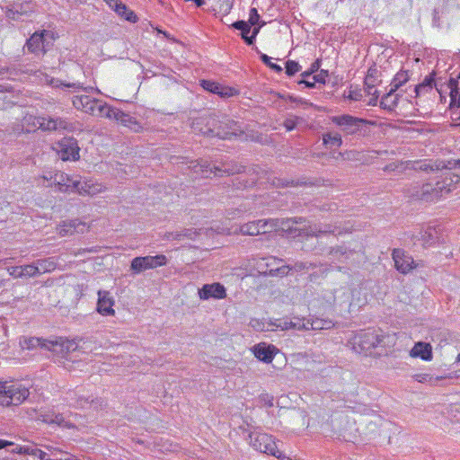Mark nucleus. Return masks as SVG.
<instances>
[{
  "mask_svg": "<svg viewBox=\"0 0 460 460\" xmlns=\"http://www.w3.org/2000/svg\"><path fill=\"white\" fill-rule=\"evenodd\" d=\"M104 190L105 188L101 183L95 182L93 180L85 179L84 181H81V179H79V184L78 187L75 188V192L84 196H94L102 192Z\"/></svg>",
  "mask_w": 460,
  "mask_h": 460,
  "instance_id": "nucleus-21",
  "label": "nucleus"
},
{
  "mask_svg": "<svg viewBox=\"0 0 460 460\" xmlns=\"http://www.w3.org/2000/svg\"><path fill=\"white\" fill-rule=\"evenodd\" d=\"M315 83L314 80L313 79V81H310V80H305V78L298 81V84H305L307 88H314L315 86Z\"/></svg>",
  "mask_w": 460,
  "mask_h": 460,
  "instance_id": "nucleus-60",
  "label": "nucleus"
},
{
  "mask_svg": "<svg viewBox=\"0 0 460 460\" xmlns=\"http://www.w3.org/2000/svg\"><path fill=\"white\" fill-rule=\"evenodd\" d=\"M366 92L368 95L373 94L375 90L374 80L370 75H367L365 79Z\"/></svg>",
  "mask_w": 460,
  "mask_h": 460,
  "instance_id": "nucleus-54",
  "label": "nucleus"
},
{
  "mask_svg": "<svg viewBox=\"0 0 460 460\" xmlns=\"http://www.w3.org/2000/svg\"><path fill=\"white\" fill-rule=\"evenodd\" d=\"M55 40L54 33L43 30L34 32L26 41L28 50L37 56L44 55L53 45Z\"/></svg>",
  "mask_w": 460,
  "mask_h": 460,
  "instance_id": "nucleus-8",
  "label": "nucleus"
},
{
  "mask_svg": "<svg viewBox=\"0 0 460 460\" xmlns=\"http://www.w3.org/2000/svg\"><path fill=\"white\" fill-rule=\"evenodd\" d=\"M167 263V258L164 254L155 256H139L131 261L130 270L133 274H140L141 272L153 270L157 267L164 266Z\"/></svg>",
  "mask_w": 460,
  "mask_h": 460,
  "instance_id": "nucleus-10",
  "label": "nucleus"
},
{
  "mask_svg": "<svg viewBox=\"0 0 460 460\" xmlns=\"http://www.w3.org/2000/svg\"><path fill=\"white\" fill-rule=\"evenodd\" d=\"M331 120L333 124L339 127L341 131L345 135L358 134L364 125L369 123V121L365 119H360L349 114L332 116Z\"/></svg>",
  "mask_w": 460,
  "mask_h": 460,
  "instance_id": "nucleus-9",
  "label": "nucleus"
},
{
  "mask_svg": "<svg viewBox=\"0 0 460 460\" xmlns=\"http://www.w3.org/2000/svg\"><path fill=\"white\" fill-rule=\"evenodd\" d=\"M433 24L436 26H439V16L437 9L433 11Z\"/></svg>",
  "mask_w": 460,
  "mask_h": 460,
  "instance_id": "nucleus-62",
  "label": "nucleus"
},
{
  "mask_svg": "<svg viewBox=\"0 0 460 460\" xmlns=\"http://www.w3.org/2000/svg\"><path fill=\"white\" fill-rule=\"evenodd\" d=\"M301 68L302 66L296 61L288 60L286 63V74L288 76L294 75L296 72L300 71Z\"/></svg>",
  "mask_w": 460,
  "mask_h": 460,
  "instance_id": "nucleus-46",
  "label": "nucleus"
},
{
  "mask_svg": "<svg viewBox=\"0 0 460 460\" xmlns=\"http://www.w3.org/2000/svg\"><path fill=\"white\" fill-rule=\"evenodd\" d=\"M249 443L259 452L276 456L277 458H281L282 456L271 435L259 431L250 432Z\"/></svg>",
  "mask_w": 460,
  "mask_h": 460,
  "instance_id": "nucleus-7",
  "label": "nucleus"
},
{
  "mask_svg": "<svg viewBox=\"0 0 460 460\" xmlns=\"http://www.w3.org/2000/svg\"><path fill=\"white\" fill-rule=\"evenodd\" d=\"M39 420L48 424H56L58 426L62 427H70L62 414L56 413L54 411H45L43 413H40V415L39 416Z\"/></svg>",
  "mask_w": 460,
  "mask_h": 460,
  "instance_id": "nucleus-25",
  "label": "nucleus"
},
{
  "mask_svg": "<svg viewBox=\"0 0 460 460\" xmlns=\"http://www.w3.org/2000/svg\"><path fill=\"white\" fill-rule=\"evenodd\" d=\"M412 378L419 383L436 385L439 380L443 379V376H434L428 373H418L414 374Z\"/></svg>",
  "mask_w": 460,
  "mask_h": 460,
  "instance_id": "nucleus-36",
  "label": "nucleus"
},
{
  "mask_svg": "<svg viewBox=\"0 0 460 460\" xmlns=\"http://www.w3.org/2000/svg\"><path fill=\"white\" fill-rule=\"evenodd\" d=\"M52 184L59 192H75V188L78 187L79 179H75L64 172H57L55 173L54 182Z\"/></svg>",
  "mask_w": 460,
  "mask_h": 460,
  "instance_id": "nucleus-15",
  "label": "nucleus"
},
{
  "mask_svg": "<svg viewBox=\"0 0 460 460\" xmlns=\"http://www.w3.org/2000/svg\"><path fill=\"white\" fill-rule=\"evenodd\" d=\"M329 76L328 70L322 69L320 72L313 76V79L316 83L325 84L326 79Z\"/></svg>",
  "mask_w": 460,
  "mask_h": 460,
  "instance_id": "nucleus-52",
  "label": "nucleus"
},
{
  "mask_svg": "<svg viewBox=\"0 0 460 460\" xmlns=\"http://www.w3.org/2000/svg\"><path fill=\"white\" fill-rule=\"evenodd\" d=\"M39 128L42 130H58V129H66L71 130L72 124L67 122L66 119L62 118H46V117H39L35 119Z\"/></svg>",
  "mask_w": 460,
  "mask_h": 460,
  "instance_id": "nucleus-16",
  "label": "nucleus"
},
{
  "mask_svg": "<svg viewBox=\"0 0 460 460\" xmlns=\"http://www.w3.org/2000/svg\"><path fill=\"white\" fill-rule=\"evenodd\" d=\"M46 341L47 340H42L36 337H23L22 339L20 340V345L23 349H33L38 347L45 349L44 343L46 342Z\"/></svg>",
  "mask_w": 460,
  "mask_h": 460,
  "instance_id": "nucleus-30",
  "label": "nucleus"
},
{
  "mask_svg": "<svg viewBox=\"0 0 460 460\" xmlns=\"http://www.w3.org/2000/svg\"><path fill=\"white\" fill-rule=\"evenodd\" d=\"M72 102L75 109L85 113L94 114L100 101L91 98L88 95H75L73 97Z\"/></svg>",
  "mask_w": 460,
  "mask_h": 460,
  "instance_id": "nucleus-17",
  "label": "nucleus"
},
{
  "mask_svg": "<svg viewBox=\"0 0 460 460\" xmlns=\"http://www.w3.org/2000/svg\"><path fill=\"white\" fill-rule=\"evenodd\" d=\"M288 99L293 102H296V103H298V104H302V105H305V106H312V103L308 102L307 101L305 100H303L301 98H296V97H294V96H289Z\"/></svg>",
  "mask_w": 460,
  "mask_h": 460,
  "instance_id": "nucleus-57",
  "label": "nucleus"
},
{
  "mask_svg": "<svg viewBox=\"0 0 460 460\" xmlns=\"http://www.w3.org/2000/svg\"><path fill=\"white\" fill-rule=\"evenodd\" d=\"M434 81L435 79L433 74L426 76L421 84L415 86L416 94L419 95L421 92H428L431 90L434 84Z\"/></svg>",
  "mask_w": 460,
  "mask_h": 460,
  "instance_id": "nucleus-39",
  "label": "nucleus"
},
{
  "mask_svg": "<svg viewBox=\"0 0 460 460\" xmlns=\"http://www.w3.org/2000/svg\"><path fill=\"white\" fill-rule=\"evenodd\" d=\"M305 222L303 217H295L289 218L287 220L286 224L288 226V231L294 237L296 236H315L320 237L322 234H340L341 231L336 226L332 225H310L304 226H296L298 224H302Z\"/></svg>",
  "mask_w": 460,
  "mask_h": 460,
  "instance_id": "nucleus-3",
  "label": "nucleus"
},
{
  "mask_svg": "<svg viewBox=\"0 0 460 460\" xmlns=\"http://www.w3.org/2000/svg\"><path fill=\"white\" fill-rule=\"evenodd\" d=\"M291 270H292V268L289 265H283V266L278 267L276 269L269 270L267 274L271 277H275V276L284 277V276H287Z\"/></svg>",
  "mask_w": 460,
  "mask_h": 460,
  "instance_id": "nucleus-43",
  "label": "nucleus"
},
{
  "mask_svg": "<svg viewBox=\"0 0 460 460\" xmlns=\"http://www.w3.org/2000/svg\"><path fill=\"white\" fill-rule=\"evenodd\" d=\"M459 80L457 78H450L448 81V88L450 89V99H452V103L455 102V100L458 97L459 94Z\"/></svg>",
  "mask_w": 460,
  "mask_h": 460,
  "instance_id": "nucleus-41",
  "label": "nucleus"
},
{
  "mask_svg": "<svg viewBox=\"0 0 460 460\" xmlns=\"http://www.w3.org/2000/svg\"><path fill=\"white\" fill-rule=\"evenodd\" d=\"M208 117H209V115H208V116L200 117V118H198V119H194V120H193V122H192V125H191V128H192V130H193L195 133H199V134H201V135L206 136V137H217V135H216L217 130H216L215 132H214V131H213V132H211V134H207V133H204V132H203V131H204L203 129H205V130H206V129L208 128V125L207 124V122H204V123H202V124H199V127H200V128H201V130H199L200 128H195V126H196V125H195V123H196L199 119H204V118H208Z\"/></svg>",
  "mask_w": 460,
  "mask_h": 460,
  "instance_id": "nucleus-42",
  "label": "nucleus"
},
{
  "mask_svg": "<svg viewBox=\"0 0 460 460\" xmlns=\"http://www.w3.org/2000/svg\"><path fill=\"white\" fill-rule=\"evenodd\" d=\"M102 116L109 119H113L116 121L121 117V111L119 109L110 106L106 103L100 102L97 110Z\"/></svg>",
  "mask_w": 460,
  "mask_h": 460,
  "instance_id": "nucleus-27",
  "label": "nucleus"
},
{
  "mask_svg": "<svg viewBox=\"0 0 460 460\" xmlns=\"http://www.w3.org/2000/svg\"><path fill=\"white\" fill-rule=\"evenodd\" d=\"M114 11L126 21L130 22H137V17L135 13L131 10H128L126 4L119 2L118 5H116Z\"/></svg>",
  "mask_w": 460,
  "mask_h": 460,
  "instance_id": "nucleus-32",
  "label": "nucleus"
},
{
  "mask_svg": "<svg viewBox=\"0 0 460 460\" xmlns=\"http://www.w3.org/2000/svg\"><path fill=\"white\" fill-rule=\"evenodd\" d=\"M323 298L326 302L327 307H333L335 306V295L333 291L328 290L323 293Z\"/></svg>",
  "mask_w": 460,
  "mask_h": 460,
  "instance_id": "nucleus-50",
  "label": "nucleus"
},
{
  "mask_svg": "<svg viewBox=\"0 0 460 460\" xmlns=\"http://www.w3.org/2000/svg\"><path fill=\"white\" fill-rule=\"evenodd\" d=\"M29 390L20 384L0 382V405H18L27 399Z\"/></svg>",
  "mask_w": 460,
  "mask_h": 460,
  "instance_id": "nucleus-5",
  "label": "nucleus"
},
{
  "mask_svg": "<svg viewBox=\"0 0 460 460\" xmlns=\"http://www.w3.org/2000/svg\"><path fill=\"white\" fill-rule=\"evenodd\" d=\"M7 271L9 273L10 276L13 277V278H22V266H13V267H9L7 269Z\"/></svg>",
  "mask_w": 460,
  "mask_h": 460,
  "instance_id": "nucleus-56",
  "label": "nucleus"
},
{
  "mask_svg": "<svg viewBox=\"0 0 460 460\" xmlns=\"http://www.w3.org/2000/svg\"><path fill=\"white\" fill-rule=\"evenodd\" d=\"M314 267H315V264L311 263V262L297 261L291 268H292V270H294L296 271H302V270L313 269Z\"/></svg>",
  "mask_w": 460,
  "mask_h": 460,
  "instance_id": "nucleus-51",
  "label": "nucleus"
},
{
  "mask_svg": "<svg viewBox=\"0 0 460 460\" xmlns=\"http://www.w3.org/2000/svg\"><path fill=\"white\" fill-rule=\"evenodd\" d=\"M291 329L297 331H308L309 330V319H300L295 317L291 320Z\"/></svg>",
  "mask_w": 460,
  "mask_h": 460,
  "instance_id": "nucleus-40",
  "label": "nucleus"
},
{
  "mask_svg": "<svg viewBox=\"0 0 460 460\" xmlns=\"http://www.w3.org/2000/svg\"><path fill=\"white\" fill-rule=\"evenodd\" d=\"M56 150L63 161H76L79 159L80 148L74 137H64L56 144Z\"/></svg>",
  "mask_w": 460,
  "mask_h": 460,
  "instance_id": "nucleus-12",
  "label": "nucleus"
},
{
  "mask_svg": "<svg viewBox=\"0 0 460 460\" xmlns=\"http://www.w3.org/2000/svg\"><path fill=\"white\" fill-rule=\"evenodd\" d=\"M411 358H420L425 361H430L433 358L432 347L429 343L419 341L410 350Z\"/></svg>",
  "mask_w": 460,
  "mask_h": 460,
  "instance_id": "nucleus-22",
  "label": "nucleus"
},
{
  "mask_svg": "<svg viewBox=\"0 0 460 460\" xmlns=\"http://www.w3.org/2000/svg\"><path fill=\"white\" fill-rule=\"evenodd\" d=\"M259 20H260V15L258 13L257 9L256 8H252L250 10V17H249L248 23L250 25L255 26L256 24H259Z\"/></svg>",
  "mask_w": 460,
  "mask_h": 460,
  "instance_id": "nucleus-53",
  "label": "nucleus"
},
{
  "mask_svg": "<svg viewBox=\"0 0 460 460\" xmlns=\"http://www.w3.org/2000/svg\"><path fill=\"white\" fill-rule=\"evenodd\" d=\"M107 4L112 8V9H115L116 5L119 4V0H104Z\"/></svg>",
  "mask_w": 460,
  "mask_h": 460,
  "instance_id": "nucleus-64",
  "label": "nucleus"
},
{
  "mask_svg": "<svg viewBox=\"0 0 460 460\" xmlns=\"http://www.w3.org/2000/svg\"><path fill=\"white\" fill-rule=\"evenodd\" d=\"M200 85L208 92L218 94L221 97H229L234 95L232 88L224 87L218 83L210 80H202Z\"/></svg>",
  "mask_w": 460,
  "mask_h": 460,
  "instance_id": "nucleus-24",
  "label": "nucleus"
},
{
  "mask_svg": "<svg viewBox=\"0 0 460 460\" xmlns=\"http://www.w3.org/2000/svg\"><path fill=\"white\" fill-rule=\"evenodd\" d=\"M198 295L201 300H208L210 298L224 299L226 297V289L221 283L214 282L203 285L199 289Z\"/></svg>",
  "mask_w": 460,
  "mask_h": 460,
  "instance_id": "nucleus-13",
  "label": "nucleus"
},
{
  "mask_svg": "<svg viewBox=\"0 0 460 460\" xmlns=\"http://www.w3.org/2000/svg\"><path fill=\"white\" fill-rule=\"evenodd\" d=\"M334 326V323L332 320H326V319H314L310 320L309 319V330H329Z\"/></svg>",
  "mask_w": 460,
  "mask_h": 460,
  "instance_id": "nucleus-34",
  "label": "nucleus"
},
{
  "mask_svg": "<svg viewBox=\"0 0 460 460\" xmlns=\"http://www.w3.org/2000/svg\"><path fill=\"white\" fill-rule=\"evenodd\" d=\"M296 120H297L296 117L287 118L284 121V127L286 128V129L288 131H291L296 128Z\"/></svg>",
  "mask_w": 460,
  "mask_h": 460,
  "instance_id": "nucleus-55",
  "label": "nucleus"
},
{
  "mask_svg": "<svg viewBox=\"0 0 460 460\" xmlns=\"http://www.w3.org/2000/svg\"><path fill=\"white\" fill-rule=\"evenodd\" d=\"M323 142L331 147H339L342 145L341 136L338 132H328L323 134Z\"/></svg>",
  "mask_w": 460,
  "mask_h": 460,
  "instance_id": "nucleus-33",
  "label": "nucleus"
},
{
  "mask_svg": "<svg viewBox=\"0 0 460 460\" xmlns=\"http://www.w3.org/2000/svg\"><path fill=\"white\" fill-rule=\"evenodd\" d=\"M118 122L122 124L123 126L128 128L134 132H140L142 130V126L137 119L130 116L129 114H127L123 111H121V117H119V119H118Z\"/></svg>",
  "mask_w": 460,
  "mask_h": 460,
  "instance_id": "nucleus-28",
  "label": "nucleus"
},
{
  "mask_svg": "<svg viewBox=\"0 0 460 460\" xmlns=\"http://www.w3.org/2000/svg\"><path fill=\"white\" fill-rule=\"evenodd\" d=\"M383 338L375 331H368L359 336V342L363 349H369L381 346Z\"/></svg>",
  "mask_w": 460,
  "mask_h": 460,
  "instance_id": "nucleus-23",
  "label": "nucleus"
},
{
  "mask_svg": "<svg viewBox=\"0 0 460 460\" xmlns=\"http://www.w3.org/2000/svg\"><path fill=\"white\" fill-rule=\"evenodd\" d=\"M408 80L409 76L406 71L398 72L391 83V92H396Z\"/></svg>",
  "mask_w": 460,
  "mask_h": 460,
  "instance_id": "nucleus-37",
  "label": "nucleus"
},
{
  "mask_svg": "<svg viewBox=\"0 0 460 460\" xmlns=\"http://www.w3.org/2000/svg\"><path fill=\"white\" fill-rule=\"evenodd\" d=\"M333 292L336 297L335 305H342L349 302L350 294L347 288L341 287L335 289Z\"/></svg>",
  "mask_w": 460,
  "mask_h": 460,
  "instance_id": "nucleus-35",
  "label": "nucleus"
},
{
  "mask_svg": "<svg viewBox=\"0 0 460 460\" xmlns=\"http://www.w3.org/2000/svg\"><path fill=\"white\" fill-rule=\"evenodd\" d=\"M44 181H52L54 182L55 174H53L51 172H44L43 174L40 176Z\"/></svg>",
  "mask_w": 460,
  "mask_h": 460,
  "instance_id": "nucleus-59",
  "label": "nucleus"
},
{
  "mask_svg": "<svg viewBox=\"0 0 460 460\" xmlns=\"http://www.w3.org/2000/svg\"><path fill=\"white\" fill-rule=\"evenodd\" d=\"M114 300L111 296L110 292L102 291L98 292L97 311L102 315H113L115 311L113 309Z\"/></svg>",
  "mask_w": 460,
  "mask_h": 460,
  "instance_id": "nucleus-19",
  "label": "nucleus"
},
{
  "mask_svg": "<svg viewBox=\"0 0 460 460\" xmlns=\"http://www.w3.org/2000/svg\"><path fill=\"white\" fill-rule=\"evenodd\" d=\"M251 26L252 25L245 21H236L232 24L233 28L241 31L242 38L249 34L251 31Z\"/></svg>",
  "mask_w": 460,
  "mask_h": 460,
  "instance_id": "nucleus-45",
  "label": "nucleus"
},
{
  "mask_svg": "<svg viewBox=\"0 0 460 460\" xmlns=\"http://www.w3.org/2000/svg\"><path fill=\"white\" fill-rule=\"evenodd\" d=\"M33 455L37 456L40 460H50L49 455L40 449H36Z\"/></svg>",
  "mask_w": 460,
  "mask_h": 460,
  "instance_id": "nucleus-58",
  "label": "nucleus"
},
{
  "mask_svg": "<svg viewBox=\"0 0 460 460\" xmlns=\"http://www.w3.org/2000/svg\"><path fill=\"white\" fill-rule=\"evenodd\" d=\"M84 344L85 341L83 339L68 340L63 337L49 340L44 343L45 349L61 358H66L71 352L84 349Z\"/></svg>",
  "mask_w": 460,
  "mask_h": 460,
  "instance_id": "nucleus-6",
  "label": "nucleus"
},
{
  "mask_svg": "<svg viewBox=\"0 0 460 460\" xmlns=\"http://www.w3.org/2000/svg\"><path fill=\"white\" fill-rule=\"evenodd\" d=\"M320 66H321V60L317 59L314 63H312L310 68L307 71H305L304 73H302L301 75L303 76V78L309 77L313 74L316 73L319 70Z\"/></svg>",
  "mask_w": 460,
  "mask_h": 460,
  "instance_id": "nucleus-49",
  "label": "nucleus"
},
{
  "mask_svg": "<svg viewBox=\"0 0 460 460\" xmlns=\"http://www.w3.org/2000/svg\"><path fill=\"white\" fill-rule=\"evenodd\" d=\"M276 328L280 329L282 331L290 330L291 329V320L288 319H278L275 323H271Z\"/></svg>",
  "mask_w": 460,
  "mask_h": 460,
  "instance_id": "nucleus-48",
  "label": "nucleus"
},
{
  "mask_svg": "<svg viewBox=\"0 0 460 460\" xmlns=\"http://www.w3.org/2000/svg\"><path fill=\"white\" fill-rule=\"evenodd\" d=\"M243 40L246 42L247 45H252L254 43V40H255V37L251 35V36H244L243 37Z\"/></svg>",
  "mask_w": 460,
  "mask_h": 460,
  "instance_id": "nucleus-63",
  "label": "nucleus"
},
{
  "mask_svg": "<svg viewBox=\"0 0 460 460\" xmlns=\"http://www.w3.org/2000/svg\"><path fill=\"white\" fill-rule=\"evenodd\" d=\"M252 350L260 361L270 363L274 358L277 349L273 345H267L266 343L261 342L253 346Z\"/></svg>",
  "mask_w": 460,
  "mask_h": 460,
  "instance_id": "nucleus-20",
  "label": "nucleus"
},
{
  "mask_svg": "<svg viewBox=\"0 0 460 460\" xmlns=\"http://www.w3.org/2000/svg\"><path fill=\"white\" fill-rule=\"evenodd\" d=\"M392 255L396 270L402 274H407L417 267L412 257L406 254L403 250L394 249Z\"/></svg>",
  "mask_w": 460,
  "mask_h": 460,
  "instance_id": "nucleus-14",
  "label": "nucleus"
},
{
  "mask_svg": "<svg viewBox=\"0 0 460 460\" xmlns=\"http://www.w3.org/2000/svg\"><path fill=\"white\" fill-rule=\"evenodd\" d=\"M197 176L208 178L211 175L222 176L224 173L234 174L241 172V166H232L228 164H222L221 167L211 165L207 160L200 159L190 162L189 166Z\"/></svg>",
  "mask_w": 460,
  "mask_h": 460,
  "instance_id": "nucleus-4",
  "label": "nucleus"
},
{
  "mask_svg": "<svg viewBox=\"0 0 460 460\" xmlns=\"http://www.w3.org/2000/svg\"><path fill=\"white\" fill-rule=\"evenodd\" d=\"M261 60L265 64L267 65L269 67H270L272 70H274L275 72H281L282 71V67L279 66V65H277L275 63H272L270 61V58L269 56H267L266 54H261Z\"/></svg>",
  "mask_w": 460,
  "mask_h": 460,
  "instance_id": "nucleus-47",
  "label": "nucleus"
},
{
  "mask_svg": "<svg viewBox=\"0 0 460 460\" xmlns=\"http://www.w3.org/2000/svg\"><path fill=\"white\" fill-rule=\"evenodd\" d=\"M31 11V3L15 4L7 11V16L13 20H18L22 19L23 15H27Z\"/></svg>",
  "mask_w": 460,
  "mask_h": 460,
  "instance_id": "nucleus-26",
  "label": "nucleus"
},
{
  "mask_svg": "<svg viewBox=\"0 0 460 460\" xmlns=\"http://www.w3.org/2000/svg\"><path fill=\"white\" fill-rule=\"evenodd\" d=\"M198 232L194 229H184L182 231L172 232L169 234L168 238L174 240H181L183 238L194 239Z\"/></svg>",
  "mask_w": 460,
  "mask_h": 460,
  "instance_id": "nucleus-38",
  "label": "nucleus"
},
{
  "mask_svg": "<svg viewBox=\"0 0 460 460\" xmlns=\"http://www.w3.org/2000/svg\"><path fill=\"white\" fill-rule=\"evenodd\" d=\"M460 181L457 175H452L447 172L446 175L440 176L434 181L415 184L408 189L407 193L410 197L420 199L426 202H435L444 195L448 194L452 189V185Z\"/></svg>",
  "mask_w": 460,
  "mask_h": 460,
  "instance_id": "nucleus-1",
  "label": "nucleus"
},
{
  "mask_svg": "<svg viewBox=\"0 0 460 460\" xmlns=\"http://www.w3.org/2000/svg\"><path fill=\"white\" fill-rule=\"evenodd\" d=\"M276 227L277 223L274 219H260L241 225L238 233L243 235L253 236L264 234ZM235 233H237V231H235Z\"/></svg>",
  "mask_w": 460,
  "mask_h": 460,
  "instance_id": "nucleus-11",
  "label": "nucleus"
},
{
  "mask_svg": "<svg viewBox=\"0 0 460 460\" xmlns=\"http://www.w3.org/2000/svg\"><path fill=\"white\" fill-rule=\"evenodd\" d=\"M372 97L370 98V100L368 101V105H372V106H375L376 105V102H377V99H378V95H377V92L375 91L373 94H370Z\"/></svg>",
  "mask_w": 460,
  "mask_h": 460,
  "instance_id": "nucleus-61",
  "label": "nucleus"
},
{
  "mask_svg": "<svg viewBox=\"0 0 460 460\" xmlns=\"http://www.w3.org/2000/svg\"><path fill=\"white\" fill-rule=\"evenodd\" d=\"M204 122H207L208 128L206 130L203 129V132L211 134V132H215L217 130L216 135L221 139H230L232 137H239L243 134V128L242 124L239 121L231 119L226 115L211 114L208 118L199 119L195 123V128L201 129L199 125Z\"/></svg>",
  "mask_w": 460,
  "mask_h": 460,
  "instance_id": "nucleus-2",
  "label": "nucleus"
},
{
  "mask_svg": "<svg viewBox=\"0 0 460 460\" xmlns=\"http://www.w3.org/2000/svg\"><path fill=\"white\" fill-rule=\"evenodd\" d=\"M22 278L35 277L39 275V270L36 267L35 262L22 266Z\"/></svg>",
  "mask_w": 460,
  "mask_h": 460,
  "instance_id": "nucleus-44",
  "label": "nucleus"
},
{
  "mask_svg": "<svg viewBox=\"0 0 460 460\" xmlns=\"http://www.w3.org/2000/svg\"><path fill=\"white\" fill-rule=\"evenodd\" d=\"M394 92H391V90L382 97L380 102L381 108L388 111H393L398 103V95L394 94Z\"/></svg>",
  "mask_w": 460,
  "mask_h": 460,
  "instance_id": "nucleus-31",
  "label": "nucleus"
},
{
  "mask_svg": "<svg viewBox=\"0 0 460 460\" xmlns=\"http://www.w3.org/2000/svg\"><path fill=\"white\" fill-rule=\"evenodd\" d=\"M85 229V224L79 219L63 221L57 228L58 234L61 236L70 235L75 233H84Z\"/></svg>",
  "mask_w": 460,
  "mask_h": 460,
  "instance_id": "nucleus-18",
  "label": "nucleus"
},
{
  "mask_svg": "<svg viewBox=\"0 0 460 460\" xmlns=\"http://www.w3.org/2000/svg\"><path fill=\"white\" fill-rule=\"evenodd\" d=\"M34 262L39 270V275L51 272L57 268V262L54 258L40 259Z\"/></svg>",
  "mask_w": 460,
  "mask_h": 460,
  "instance_id": "nucleus-29",
  "label": "nucleus"
}]
</instances>
